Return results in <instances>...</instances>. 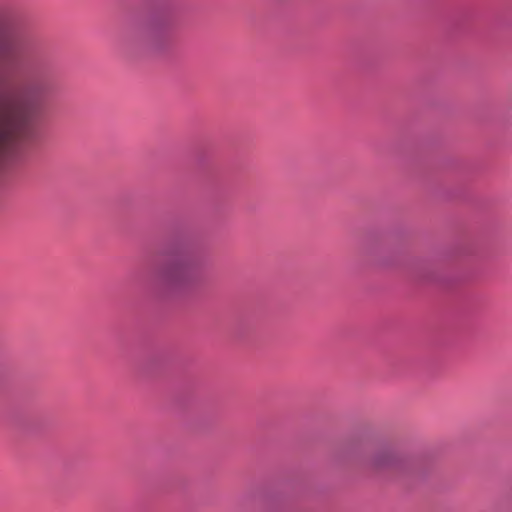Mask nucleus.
<instances>
[{
    "instance_id": "nucleus-2",
    "label": "nucleus",
    "mask_w": 512,
    "mask_h": 512,
    "mask_svg": "<svg viewBox=\"0 0 512 512\" xmlns=\"http://www.w3.org/2000/svg\"><path fill=\"white\" fill-rule=\"evenodd\" d=\"M25 61L32 63L26 39L17 32L4 34L0 38V74L16 72Z\"/></svg>"
},
{
    "instance_id": "nucleus-1",
    "label": "nucleus",
    "mask_w": 512,
    "mask_h": 512,
    "mask_svg": "<svg viewBox=\"0 0 512 512\" xmlns=\"http://www.w3.org/2000/svg\"><path fill=\"white\" fill-rule=\"evenodd\" d=\"M45 90L40 80L31 77L0 91V161L17 141L29 134Z\"/></svg>"
},
{
    "instance_id": "nucleus-4",
    "label": "nucleus",
    "mask_w": 512,
    "mask_h": 512,
    "mask_svg": "<svg viewBox=\"0 0 512 512\" xmlns=\"http://www.w3.org/2000/svg\"><path fill=\"white\" fill-rule=\"evenodd\" d=\"M376 464L377 465H382V464H385V461H383V460H376Z\"/></svg>"
},
{
    "instance_id": "nucleus-3",
    "label": "nucleus",
    "mask_w": 512,
    "mask_h": 512,
    "mask_svg": "<svg viewBox=\"0 0 512 512\" xmlns=\"http://www.w3.org/2000/svg\"><path fill=\"white\" fill-rule=\"evenodd\" d=\"M189 269L186 262L178 261L166 268L163 277L169 282H181L186 278Z\"/></svg>"
}]
</instances>
